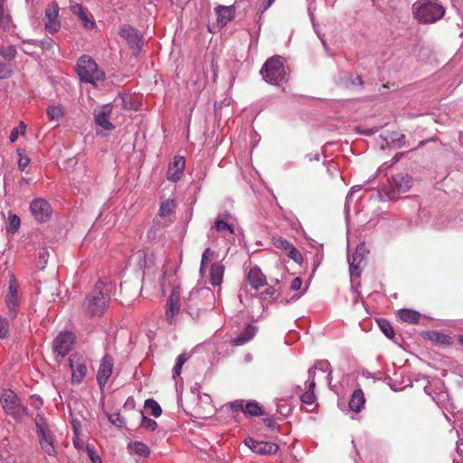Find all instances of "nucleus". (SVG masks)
<instances>
[{
    "instance_id": "f257e3e1",
    "label": "nucleus",
    "mask_w": 463,
    "mask_h": 463,
    "mask_svg": "<svg viewBox=\"0 0 463 463\" xmlns=\"http://www.w3.org/2000/svg\"><path fill=\"white\" fill-rule=\"evenodd\" d=\"M109 300V296L106 285L99 281L86 297L83 303L84 311L90 317H99L105 312Z\"/></svg>"
},
{
    "instance_id": "f03ea898",
    "label": "nucleus",
    "mask_w": 463,
    "mask_h": 463,
    "mask_svg": "<svg viewBox=\"0 0 463 463\" xmlns=\"http://www.w3.org/2000/svg\"><path fill=\"white\" fill-rule=\"evenodd\" d=\"M412 8L415 19L422 24L435 23L445 14V8L437 0H417Z\"/></svg>"
},
{
    "instance_id": "7ed1b4c3",
    "label": "nucleus",
    "mask_w": 463,
    "mask_h": 463,
    "mask_svg": "<svg viewBox=\"0 0 463 463\" xmlns=\"http://www.w3.org/2000/svg\"><path fill=\"white\" fill-rule=\"evenodd\" d=\"M76 68L80 80L94 86L105 78L104 72L98 69L95 61L88 55H83L78 60Z\"/></svg>"
},
{
    "instance_id": "20e7f679",
    "label": "nucleus",
    "mask_w": 463,
    "mask_h": 463,
    "mask_svg": "<svg viewBox=\"0 0 463 463\" xmlns=\"http://www.w3.org/2000/svg\"><path fill=\"white\" fill-rule=\"evenodd\" d=\"M0 402L6 414L15 420L21 421L28 415V409L24 406L17 394L10 389L2 392Z\"/></svg>"
},
{
    "instance_id": "39448f33",
    "label": "nucleus",
    "mask_w": 463,
    "mask_h": 463,
    "mask_svg": "<svg viewBox=\"0 0 463 463\" xmlns=\"http://www.w3.org/2000/svg\"><path fill=\"white\" fill-rule=\"evenodd\" d=\"M260 72L267 82L279 85L285 77L282 58L280 56L271 57L264 63Z\"/></svg>"
},
{
    "instance_id": "423d86ee",
    "label": "nucleus",
    "mask_w": 463,
    "mask_h": 463,
    "mask_svg": "<svg viewBox=\"0 0 463 463\" xmlns=\"http://www.w3.org/2000/svg\"><path fill=\"white\" fill-rule=\"evenodd\" d=\"M37 435L42 449L49 456L55 457L57 451L53 445V436L49 428L43 423V418L37 416L34 420Z\"/></svg>"
},
{
    "instance_id": "0eeeda50",
    "label": "nucleus",
    "mask_w": 463,
    "mask_h": 463,
    "mask_svg": "<svg viewBox=\"0 0 463 463\" xmlns=\"http://www.w3.org/2000/svg\"><path fill=\"white\" fill-rule=\"evenodd\" d=\"M74 335L71 332L60 333L52 343L53 353L57 356L64 357L72 348Z\"/></svg>"
},
{
    "instance_id": "6e6552de",
    "label": "nucleus",
    "mask_w": 463,
    "mask_h": 463,
    "mask_svg": "<svg viewBox=\"0 0 463 463\" xmlns=\"http://www.w3.org/2000/svg\"><path fill=\"white\" fill-rule=\"evenodd\" d=\"M59 5L55 2H52L47 5L44 13L45 29L50 33H57L61 28V21L59 20Z\"/></svg>"
},
{
    "instance_id": "1a4fd4ad",
    "label": "nucleus",
    "mask_w": 463,
    "mask_h": 463,
    "mask_svg": "<svg viewBox=\"0 0 463 463\" xmlns=\"http://www.w3.org/2000/svg\"><path fill=\"white\" fill-rule=\"evenodd\" d=\"M30 210L35 220L39 222L48 221L52 215L50 203L42 198L34 199L30 204Z\"/></svg>"
},
{
    "instance_id": "9d476101",
    "label": "nucleus",
    "mask_w": 463,
    "mask_h": 463,
    "mask_svg": "<svg viewBox=\"0 0 463 463\" xmlns=\"http://www.w3.org/2000/svg\"><path fill=\"white\" fill-rule=\"evenodd\" d=\"M120 36L125 39L133 50V54L137 55L143 46V38L138 32L131 26H124L119 32Z\"/></svg>"
},
{
    "instance_id": "9b49d317",
    "label": "nucleus",
    "mask_w": 463,
    "mask_h": 463,
    "mask_svg": "<svg viewBox=\"0 0 463 463\" xmlns=\"http://www.w3.org/2000/svg\"><path fill=\"white\" fill-rule=\"evenodd\" d=\"M114 367V359L111 355L106 354L99 363V369L97 372V383L100 389L108 383L109 377L112 374Z\"/></svg>"
},
{
    "instance_id": "f8f14e48",
    "label": "nucleus",
    "mask_w": 463,
    "mask_h": 463,
    "mask_svg": "<svg viewBox=\"0 0 463 463\" xmlns=\"http://www.w3.org/2000/svg\"><path fill=\"white\" fill-rule=\"evenodd\" d=\"M244 443L251 451L260 455H274L279 449L276 443L259 441L250 437L245 439Z\"/></svg>"
},
{
    "instance_id": "ddd939ff",
    "label": "nucleus",
    "mask_w": 463,
    "mask_h": 463,
    "mask_svg": "<svg viewBox=\"0 0 463 463\" xmlns=\"http://www.w3.org/2000/svg\"><path fill=\"white\" fill-rule=\"evenodd\" d=\"M70 367L71 370L72 383H80L87 374V366L81 357L77 354L70 356Z\"/></svg>"
},
{
    "instance_id": "4468645a",
    "label": "nucleus",
    "mask_w": 463,
    "mask_h": 463,
    "mask_svg": "<svg viewBox=\"0 0 463 463\" xmlns=\"http://www.w3.org/2000/svg\"><path fill=\"white\" fill-rule=\"evenodd\" d=\"M111 113L112 106L110 104H105L97 108L93 113L96 124L106 130H112L114 125L109 121Z\"/></svg>"
},
{
    "instance_id": "2eb2a0df",
    "label": "nucleus",
    "mask_w": 463,
    "mask_h": 463,
    "mask_svg": "<svg viewBox=\"0 0 463 463\" xmlns=\"http://www.w3.org/2000/svg\"><path fill=\"white\" fill-rule=\"evenodd\" d=\"M5 302L9 309V315L13 318L16 316L19 306L18 285L14 279L9 282L8 293L5 297Z\"/></svg>"
},
{
    "instance_id": "dca6fc26",
    "label": "nucleus",
    "mask_w": 463,
    "mask_h": 463,
    "mask_svg": "<svg viewBox=\"0 0 463 463\" xmlns=\"http://www.w3.org/2000/svg\"><path fill=\"white\" fill-rule=\"evenodd\" d=\"M316 369H317V365L312 366L311 368H309V370H308L309 383H308V386H307V390L300 396V400H301L302 403L309 405V406L315 405L314 408L317 406V404H315L316 401H317V397H316V394H315Z\"/></svg>"
},
{
    "instance_id": "f3484780",
    "label": "nucleus",
    "mask_w": 463,
    "mask_h": 463,
    "mask_svg": "<svg viewBox=\"0 0 463 463\" xmlns=\"http://www.w3.org/2000/svg\"><path fill=\"white\" fill-rule=\"evenodd\" d=\"M185 160L183 156H175L174 160L169 164L167 171V178L172 182H176L181 178L184 170Z\"/></svg>"
},
{
    "instance_id": "a211bd4d",
    "label": "nucleus",
    "mask_w": 463,
    "mask_h": 463,
    "mask_svg": "<svg viewBox=\"0 0 463 463\" xmlns=\"http://www.w3.org/2000/svg\"><path fill=\"white\" fill-rule=\"evenodd\" d=\"M217 22L222 26L226 25L228 22L233 19L235 8L233 5H218L215 8Z\"/></svg>"
},
{
    "instance_id": "6ab92c4d",
    "label": "nucleus",
    "mask_w": 463,
    "mask_h": 463,
    "mask_svg": "<svg viewBox=\"0 0 463 463\" xmlns=\"http://www.w3.org/2000/svg\"><path fill=\"white\" fill-rule=\"evenodd\" d=\"M392 184L397 193H406L411 186V178L408 175L400 173L392 176Z\"/></svg>"
},
{
    "instance_id": "aec40b11",
    "label": "nucleus",
    "mask_w": 463,
    "mask_h": 463,
    "mask_svg": "<svg viewBox=\"0 0 463 463\" xmlns=\"http://www.w3.org/2000/svg\"><path fill=\"white\" fill-rule=\"evenodd\" d=\"M247 279L251 288L255 289H259L264 285V282L266 281L264 274L257 267L250 269Z\"/></svg>"
},
{
    "instance_id": "412c9836",
    "label": "nucleus",
    "mask_w": 463,
    "mask_h": 463,
    "mask_svg": "<svg viewBox=\"0 0 463 463\" xmlns=\"http://www.w3.org/2000/svg\"><path fill=\"white\" fill-rule=\"evenodd\" d=\"M365 403L364 392L361 389L354 391L349 401V408L354 412H360Z\"/></svg>"
},
{
    "instance_id": "4be33fe9",
    "label": "nucleus",
    "mask_w": 463,
    "mask_h": 463,
    "mask_svg": "<svg viewBox=\"0 0 463 463\" xmlns=\"http://www.w3.org/2000/svg\"><path fill=\"white\" fill-rule=\"evenodd\" d=\"M224 274V266L220 262H215L211 267L210 282L213 286H220L222 282Z\"/></svg>"
},
{
    "instance_id": "5701e85b",
    "label": "nucleus",
    "mask_w": 463,
    "mask_h": 463,
    "mask_svg": "<svg viewBox=\"0 0 463 463\" xmlns=\"http://www.w3.org/2000/svg\"><path fill=\"white\" fill-rule=\"evenodd\" d=\"M255 327L252 326H247L245 329L235 338L232 340V345H241L249 342L253 338L255 335Z\"/></svg>"
},
{
    "instance_id": "b1692460",
    "label": "nucleus",
    "mask_w": 463,
    "mask_h": 463,
    "mask_svg": "<svg viewBox=\"0 0 463 463\" xmlns=\"http://www.w3.org/2000/svg\"><path fill=\"white\" fill-rule=\"evenodd\" d=\"M398 316L403 322L412 325L419 324L420 319V313L412 309H401L398 313Z\"/></svg>"
},
{
    "instance_id": "393cba45",
    "label": "nucleus",
    "mask_w": 463,
    "mask_h": 463,
    "mask_svg": "<svg viewBox=\"0 0 463 463\" xmlns=\"http://www.w3.org/2000/svg\"><path fill=\"white\" fill-rule=\"evenodd\" d=\"M71 11L74 14H76L81 22H83L84 26L88 29H92L95 25V23L90 20L88 14L84 11L83 6L79 4H75L71 6Z\"/></svg>"
},
{
    "instance_id": "a878e982",
    "label": "nucleus",
    "mask_w": 463,
    "mask_h": 463,
    "mask_svg": "<svg viewBox=\"0 0 463 463\" xmlns=\"http://www.w3.org/2000/svg\"><path fill=\"white\" fill-rule=\"evenodd\" d=\"M176 208V203L174 199H167L164 201L159 207L158 215L161 218H165L172 215Z\"/></svg>"
},
{
    "instance_id": "bb28decb",
    "label": "nucleus",
    "mask_w": 463,
    "mask_h": 463,
    "mask_svg": "<svg viewBox=\"0 0 463 463\" xmlns=\"http://www.w3.org/2000/svg\"><path fill=\"white\" fill-rule=\"evenodd\" d=\"M48 119L50 121H59L65 115L64 108L61 105L50 106L46 110Z\"/></svg>"
},
{
    "instance_id": "cd10ccee",
    "label": "nucleus",
    "mask_w": 463,
    "mask_h": 463,
    "mask_svg": "<svg viewBox=\"0 0 463 463\" xmlns=\"http://www.w3.org/2000/svg\"><path fill=\"white\" fill-rule=\"evenodd\" d=\"M14 27L9 14L5 12L4 3L0 0V28L8 31Z\"/></svg>"
},
{
    "instance_id": "c85d7f7f",
    "label": "nucleus",
    "mask_w": 463,
    "mask_h": 463,
    "mask_svg": "<svg viewBox=\"0 0 463 463\" xmlns=\"http://www.w3.org/2000/svg\"><path fill=\"white\" fill-rule=\"evenodd\" d=\"M244 414L247 416H260L263 414V411L256 401H250L245 403Z\"/></svg>"
},
{
    "instance_id": "c756f323",
    "label": "nucleus",
    "mask_w": 463,
    "mask_h": 463,
    "mask_svg": "<svg viewBox=\"0 0 463 463\" xmlns=\"http://www.w3.org/2000/svg\"><path fill=\"white\" fill-rule=\"evenodd\" d=\"M363 262V257L358 250L353 255V260L350 263V273L352 276H359L361 272V263Z\"/></svg>"
},
{
    "instance_id": "7c9ffc66",
    "label": "nucleus",
    "mask_w": 463,
    "mask_h": 463,
    "mask_svg": "<svg viewBox=\"0 0 463 463\" xmlns=\"http://www.w3.org/2000/svg\"><path fill=\"white\" fill-rule=\"evenodd\" d=\"M131 450L140 457L146 458L150 454L149 448L143 442L135 441L129 445Z\"/></svg>"
},
{
    "instance_id": "2f4dec72",
    "label": "nucleus",
    "mask_w": 463,
    "mask_h": 463,
    "mask_svg": "<svg viewBox=\"0 0 463 463\" xmlns=\"http://www.w3.org/2000/svg\"><path fill=\"white\" fill-rule=\"evenodd\" d=\"M378 325H379V327L381 329V331L389 338V339H392L395 335V332L392 326V325L390 324L389 321H387L386 319H380L378 321Z\"/></svg>"
},
{
    "instance_id": "473e14b6",
    "label": "nucleus",
    "mask_w": 463,
    "mask_h": 463,
    "mask_svg": "<svg viewBox=\"0 0 463 463\" xmlns=\"http://www.w3.org/2000/svg\"><path fill=\"white\" fill-rule=\"evenodd\" d=\"M145 407L147 410H150V413L152 416L157 418L161 415L162 410L157 402L153 399H148L145 402Z\"/></svg>"
},
{
    "instance_id": "72a5a7b5",
    "label": "nucleus",
    "mask_w": 463,
    "mask_h": 463,
    "mask_svg": "<svg viewBox=\"0 0 463 463\" xmlns=\"http://www.w3.org/2000/svg\"><path fill=\"white\" fill-rule=\"evenodd\" d=\"M0 55L8 61L14 59L16 55V49L14 45L0 46Z\"/></svg>"
},
{
    "instance_id": "f704fd0d",
    "label": "nucleus",
    "mask_w": 463,
    "mask_h": 463,
    "mask_svg": "<svg viewBox=\"0 0 463 463\" xmlns=\"http://www.w3.org/2000/svg\"><path fill=\"white\" fill-rule=\"evenodd\" d=\"M25 130H26V125L23 121H20L19 125L16 128H13V130L11 131V134L9 137L10 141L12 143H14L17 140L20 134L21 135L25 134Z\"/></svg>"
},
{
    "instance_id": "c9c22d12",
    "label": "nucleus",
    "mask_w": 463,
    "mask_h": 463,
    "mask_svg": "<svg viewBox=\"0 0 463 463\" xmlns=\"http://www.w3.org/2000/svg\"><path fill=\"white\" fill-rule=\"evenodd\" d=\"M214 228L217 232H229V233L233 234L234 230L231 224L228 222L222 221V220H216L214 222Z\"/></svg>"
},
{
    "instance_id": "e433bc0d",
    "label": "nucleus",
    "mask_w": 463,
    "mask_h": 463,
    "mask_svg": "<svg viewBox=\"0 0 463 463\" xmlns=\"http://www.w3.org/2000/svg\"><path fill=\"white\" fill-rule=\"evenodd\" d=\"M107 416H108L109 421L111 424H113L114 426H116L118 428H122L125 425V420H123V418L120 416V413H118V412L112 413V414L107 413Z\"/></svg>"
},
{
    "instance_id": "4c0bfd02",
    "label": "nucleus",
    "mask_w": 463,
    "mask_h": 463,
    "mask_svg": "<svg viewBox=\"0 0 463 463\" xmlns=\"http://www.w3.org/2000/svg\"><path fill=\"white\" fill-rule=\"evenodd\" d=\"M287 255L297 263H301L303 260L300 251L294 245L288 249Z\"/></svg>"
},
{
    "instance_id": "58836bf2",
    "label": "nucleus",
    "mask_w": 463,
    "mask_h": 463,
    "mask_svg": "<svg viewBox=\"0 0 463 463\" xmlns=\"http://www.w3.org/2000/svg\"><path fill=\"white\" fill-rule=\"evenodd\" d=\"M179 311V305L177 302H174L173 299H170L168 303V308L166 310V318L168 321H171V319L174 317L175 314L178 313Z\"/></svg>"
},
{
    "instance_id": "ea45409f",
    "label": "nucleus",
    "mask_w": 463,
    "mask_h": 463,
    "mask_svg": "<svg viewBox=\"0 0 463 463\" xmlns=\"http://www.w3.org/2000/svg\"><path fill=\"white\" fill-rule=\"evenodd\" d=\"M24 149H17V154L19 156L18 167L21 171H24L30 163V158L27 156L24 155Z\"/></svg>"
},
{
    "instance_id": "a19ab883",
    "label": "nucleus",
    "mask_w": 463,
    "mask_h": 463,
    "mask_svg": "<svg viewBox=\"0 0 463 463\" xmlns=\"http://www.w3.org/2000/svg\"><path fill=\"white\" fill-rule=\"evenodd\" d=\"M141 426L147 430H155L157 427V423L156 420L150 419V418H147L146 417L145 415L142 414V422H141Z\"/></svg>"
},
{
    "instance_id": "79ce46f5",
    "label": "nucleus",
    "mask_w": 463,
    "mask_h": 463,
    "mask_svg": "<svg viewBox=\"0 0 463 463\" xmlns=\"http://www.w3.org/2000/svg\"><path fill=\"white\" fill-rule=\"evenodd\" d=\"M86 450L92 463H102L99 456L96 452L94 446L88 444L86 447Z\"/></svg>"
},
{
    "instance_id": "37998d69",
    "label": "nucleus",
    "mask_w": 463,
    "mask_h": 463,
    "mask_svg": "<svg viewBox=\"0 0 463 463\" xmlns=\"http://www.w3.org/2000/svg\"><path fill=\"white\" fill-rule=\"evenodd\" d=\"M233 412L242 411L244 413L245 402L243 400H235L228 404Z\"/></svg>"
},
{
    "instance_id": "c03bdc74",
    "label": "nucleus",
    "mask_w": 463,
    "mask_h": 463,
    "mask_svg": "<svg viewBox=\"0 0 463 463\" xmlns=\"http://www.w3.org/2000/svg\"><path fill=\"white\" fill-rule=\"evenodd\" d=\"M214 256V252L211 250L210 248H206L202 256V262L200 270L203 271L206 266V262L212 260Z\"/></svg>"
},
{
    "instance_id": "a18cd8bd",
    "label": "nucleus",
    "mask_w": 463,
    "mask_h": 463,
    "mask_svg": "<svg viewBox=\"0 0 463 463\" xmlns=\"http://www.w3.org/2000/svg\"><path fill=\"white\" fill-rule=\"evenodd\" d=\"M13 71L11 67L0 61V80L8 79L11 77Z\"/></svg>"
},
{
    "instance_id": "49530a36",
    "label": "nucleus",
    "mask_w": 463,
    "mask_h": 463,
    "mask_svg": "<svg viewBox=\"0 0 463 463\" xmlns=\"http://www.w3.org/2000/svg\"><path fill=\"white\" fill-rule=\"evenodd\" d=\"M9 333V324L7 320L0 316V338H6Z\"/></svg>"
},
{
    "instance_id": "de8ad7c7",
    "label": "nucleus",
    "mask_w": 463,
    "mask_h": 463,
    "mask_svg": "<svg viewBox=\"0 0 463 463\" xmlns=\"http://www.w3.org/2000/svg\"><path fill=\"white\" fill-rule=\"evenodd\" d=\"M275 246L278 249L283 250L286 252L288 250V249L293 245L290 242H288L287 240L283 238H279L274 242Z\"/></svg>"
},
{
    "instance_id": "09e8293b",
    "label": "nucleus",
    "mask_w": 463,
    "mask_h": 463,
    "mask_svg": "<svg viewBox=\"0 0 463 463\" xmlns=\"http://www.w3.org/2000/svg\"><path fill=\"white\" fill-rule=\"evenodd\" d=\"M10 230L14 232L20 226V218L14 214L9 217Z\"/></svg>"
},
{
    "instance_id": "8fccbe9b",
    "label": "nucleus",
    "mask_w": 463,
    "mask_h": 463,
    "mask_svg": "<svg viewBox=\"0 0 463 463\" xmlns=\"http://www.w3.org/2000/svg\"><path fill=\"white\" fill-rule=\"evenodd\" d=\"M49 257V251L46 249H42L39 252V264L42 265L41 269L44 268Z\"/></svg>"
},
{
    "instance_id": "3c124183",
    "label": "nucleus",
    "mask_w": 463,
    "mask_h": 463,
    "mask_svg": "<svg viewBox=\"0 0 463 463\" xmlns=\"http://www.w3.org/2000/svg\"><path fill=\"white\" fill-rule=\"evenodd\" d=\"M302 286V279L299 277L295 278L290 284V289L293 291H297L300 289Z\"/></svg>"
},
{
    "instance_id": "603ef678",
    "label": "nucleus",
    "mask_w": 463,
    "mask_h": 463,
    "mask_svg": "<svg viewBox=\"0 0 463 463\" xmlns=\"http://www.w3.org/2000/svg\"><path fill=\"white\" fill-rule=\"evenodd\" d=\"M212 70L213 72V80H215L216 77H217L218 64H217V61L214 60L212 61Z\"/></svg>"
},
{
    "instance_id": "864d4df0",
    "label": "nucleus",
    "mask_w": 463,
    "mask_h": 463,
    "mask_svg": "<svg viewBox=\"0 0 463 463\" xmlns=\"http://www.w3.org/2000/svg\"><path fill=\"white\" fill-rule=\"evenodd\" d=\"M264 423L267 427L270 428V429H273L275 428V425H276V422L273 419H264Z\"/></svg>"
},
{
    "instance_id": "5fc2aeb1",
    "label": "nucleus",
    "mask_w": 463,
    "mask_h": 463,
    "mask_svg": "<svg viewBox=\"0 0 463 463\" xmlns=\"http://www.w3.org/2000/svg\"><path fill=\"white\" fill-rule=\"evenodd\" d=\"M72 426H73L75 436H78L79 435V430H80V421H78L76 420H72Z\"/></svg>"
},
{
    "instance_id": "6e6d98bb",
    "label": "nucleus",
    "mask_w": 463,
    "mask_h": 463,
    "mask_svg": "<svg viewBox=\"0 0 463 463\" xmlns=\"http://www.w3.org/2000/svg\"><path fill=\"white\" fill-rule=\"evenodd\" d=\"M187 361V358L185 356V354H180L178 357H177V362H176V364L178 365H184L185 364V362Z\"/></svg>"
},
{
    "instance_id": "4d7b16f0",
    "label": "nucleus",
    "mask_w": 463,
    "mask_h": 463,
    "mask_svg": "<svg viewBox=\"0 0 463 463\" xmlns=\"http://www.w3.org/2000/svg\"><path fill=\"white\" fill-rule=\"evenodd\" d=\"M73 445L78 449H82V443L80 442V440L78 438V436H75V438L73 439Z\"/></svg>"
},
{
    "instance_id": "13d9d810",
    "label": "nucleus",
    "mask_w": 463,
    "mask_h": 463,
    "mask_svg": "<svg viewBox=\"0 0 463 463\" xmlns=\"http://www.w3.org/2000/svg\"><path fill=\"white\" fill-rule=\"evenodd\" d=\"M194 293H202L206 294L207 296H213V292L209 288L198 289Z\"/></svg>"
},
{
    "instance_id": "bf43d9fd",
    "label": "nucleus",
    "mask_w": 463,
    "mask_h": 463,
    "mask_svg": "<svg viewBox=\"0 0 463 463\" xmlns=\"http://www.w3.org/2000/svg\"><path fill=\"white\" fill-rule=\"evenodd\" d=\"M182 365H178V364H175V369H174V377H175V375H180L181 372H182Z\"/></svg>"
},
{
    "instance_id": "052dcab7",
    "label": "nucleus",
    "mask_w": 463,
    "mask_h": 463,
    "mask_svg": "<svg viewBox=\"0 0 463 463\" xmlns=\"http://www.w3.org/2000/svg\"><path fill=\"white\" fill-rule=\"evenodd\" d=\"M275 0H268L265 5H263V7L261 9V12L266 11L274 2Z\"/></svg>"
},
{
    "instance_id": "680f3d73",
    "label": "nucleus",
    "mask_w": 463,
    "mask_h": 463,
    "mask_svg": "<svg viewBox=\"0 0 463 463\" xmlns=\"http://www.w3.org/2000/svg\"><path fill=\"white\" fill-rule=\"evenodd\" d=\"M354 84L363 85L364 81L360 76H356L354 80L353 81Z\"/></svg>"
},
{
    "instance_id": "e2e57ef3",
    "label": "nucleus",
    "mask_w": 463,
    "mask_h": 463,
    "mask_svg": "<svg viewBox=\"0 0 463 463\" xmlns=\"http://www.w3.org/2000/svg\"><path fill=\"white\" fill-rule=\"evenodd\" d=\"M52 43V40L49 39L48 41H45L43 43H45L48 48H51Z\"/></svg>"
},
{
    "instance_id": "0e129e2a",
    "label": "nucleus",
    "mask_w": 463,
    "mask_h": 463,
    "mask_svg": "<svg viewBox=\"0 0 463 463\" xmlns=\"http://www.w3.org/2000/svg\"><path fill=\"white\" fill-rule=\"evenodd\" d=\"M458 343H459L460 345H463V335H460L458 336Z\"/></svg>"
},
{
    "instance_id": "69168bd1",
    "label": "nucleus",
    "mask_w": 463,
    "mask_h": 463,
    "mask_svg": "<svg viewBox=\"0 0 463 463\" xmlns=\"http://www.w3.org/2000/svg\"><path fill=\"white\" fill-rule=\"evenodd\" d=\"M275 291H276L275 289H272V291L268 292V294H270L271 296H273V295H274V293H275Z\"/></svg>"
},
{
    "instance_id": "338daca9",
    "label": "nucleus",
    "mask_w": 463,
    "mask_h": 463,
    "mask_svg": "<svg viewBox=\"0 0 463 463\" xmlns=\"http://www.w3.org/2000/svg\"><path fill=\"white\" fill-rule=\"evenodd\" d=\"M460 429H461V431H462V433H463V422H462V424H461V426H460Z\"/></svg>"
}]
</instances>
